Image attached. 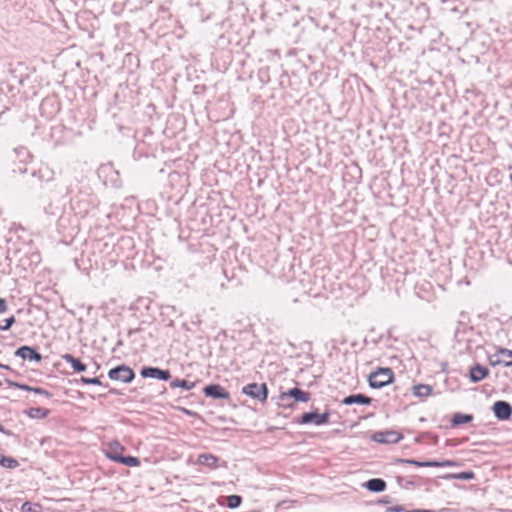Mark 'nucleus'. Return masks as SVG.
<instances>
[{
	"instance_id": "1",
	"label": "nucleus",
	"mask_w": 512,
	"mask_h": 512,
	"mask_svg": "<svg viewBox=\"0 0 512 512\" xmlns=\"http://www.w3.org/2000/svg\"><path fill=\"white\" fill-rule=\"evenodd\" d=\"M97 205V197L87 192H79L78 195L71 199V207L75 214L80 217L87 216Z\"/></svg>"
},
{
	"instance_id": "2",
	"label": "nucleus",
	"mask_w": 512,
	"mask_h": 512,
	"mask_svg": "<svg viewBox=\"0 0 512 512\" xmlns=\"http://www.w3.org/2000/svg\"><path fill=\"white\" fill-rule=\"evenodd\" d=\"M394 381V372L389 367H380L368 377L369 386L373 389H380Z\"/></svg>"
},
{
	"instance_id": "3",
	"label": "nucleus",
	"mask_w": 512,
	"mask_h": 512,
	"mask_svg": "<svg viewBox=\"0 0 512 512\" xmlns=\"http://www.w3.org/2000/svg\"><path fill=\"white\" fill-rule=\"evenodd\" d=\"M330 411L327 409L323 413H319L318 409H313L309 412H304L297 423L300 425L313 424L315 426H322L329 423Z\"/></svg>"
},
{
	"instance_id": "4",
	"label": "nucleus",
	"mask_w": 512,
	"mask_h": 512,
	"mask_svg": "<svg viewBox=\"0 0 512 512\" xmlns=\"http://www.w3.org/2000/svg\"><path fill=\"white\" fill-rule=\"evenodd\" d=\"M310 398L311 394L309 392L303 391L298 387H293L286 392H282L279 396L282 405L286 407H292L293 403L290 402L291 400L295 403H306Z\"/></svg>"
},
{
	"instance_id": "5",
	"label": "nucleus",
	"mask_w": 512,
	"mask_h": 512,
	"mask_svg": "<svg viewBox=\"0 0 512 512\" xmlns=\"http://www.w3.org/2000/svg\"><path fill=\"white\" fill-rule=\"evenodd\" d=\"M241 392L244 395L254 400H258L261 403L265 402L268 398V387L265 383H249L242 388Z\"/></svg>"
},
{
	"instance_id": "6",
	"label": "nucleus",
	"mask_w": 512,
	"mask_h": 512,
	"mask_svg": "<svg viewBox=\"0 0 512 512\" xmlns=\"http://www.w3.org/2000/svg\"><path fill=\"white\" fill-rule=\"evenodd\" d=\"M108 377L111 380L131 383L135 378L133 369L125 364L118 365L108 371Z\"/></svg>"
},
{
	"instance_id": "7",
	"label": "nucleus",
	"mask_w": 512,
	"mask_h": 512,
	"mask_svg": "<svg viewBox=\"0 0 512 512\" xmlns=\"http://www.w3.org/2000/svg\"><path fill=\"white\" fill-rule=\"evenodd\" d=\"M403 439V434L395 430L377 431L372 434L371 440L380 444H396Z\"/></svg>"
},
{
	"instance_id": "8",
	"label": "nucleus",
	"mask_w": 512,
	"mask_h": 512,
	"mask_svg": "<svg viewBox=\"0 0 512 512\" xmlns=\"http://www.w3.org/2000/svg\"><path fill=\"white\" fill-rule=\"evenodd\" d=\"M140 375L143 378H152L161 381H168L171 379L170 370L154 366H143L140 370Z\"/></svg>"
},
{
	"instance_id": "9",
	"label": "nucleus",
	"mask_w": 512,
	"mask_h": 512,
	"mask_svg": "<svg viewBox=\"0 0 512 512\" xmlns=\"http://www.w3.org/2000/svg\"><path fill=\"white\" fill-rule=\"evenodd\" d=\"M491 410L499 421H507L512 416V405L505 400H497L493 403Z\"/></svg>"
},
{
	"instance_id": "10",
	"label": "nucleus",
	"mask_w": 512,
	"mask_h": 512,
	"mask_svg": "<svg viewBox=\"0 0 512 512\" xmlns=\"http://www.w3.org/2000/svg\"><path fill=\"white\" fill-rule=\"evenodd\" d=\"M134 240L130 236L121 237L115 245V251H117L118 255L129 259L132 258L135 254L134 252Z\"/></svg>"
},
{
	"instance_id": "11",
	"label": "nucleus",
	"mask_w": 512,
	"mask_h": 512,
	"mask_svg": "<svg viewBox=\"0 0 512 512\" xmlns=\"http://www.w3.org/2000/svg\"><path fill=\"white\" fill-rule=\"evenodd\" d=\"M205 397L212 398L214 400H230V393L220 384L212 383L206 385L203 390Z\"/></svg>"
},
{
	"instance_id": "12",
	"label": "nucleus",
	"mask_w": 512,
	"mask_h": 512,
	"mask_svg": "<svg viewBox=\"0 0 512 512\" xmlns=\"http://www.w3.org/2000/svg\"><path fill=\"white\" fill-rule=\"evenodd\" d=\"M14 355L22 358L23 360L34 361L37 363L42 360V355L36 350V348L28 345L17 348Z\"/></svg>"
},
{
	"instance_id": "13",
	"label": "nucleus",
	"mask_w": 512,
	"mask_h": 512,
	"mask_svg": "<svg viewBox=\"0 0 512 512\" xmlns=\"http://www.w3.org/2000/svg\"><path fill=\"white\" fill-rule=\"evenodd\" d=\"M40 110L42 114L52 117L59 111V103L55 97H46L40 104Z\"/></svg>"
},
{
	"instance_id": "14",
	"label": "nucleus",
	"mask_w": 512,
	"mask_h": 512,
	"mask_svg": "<svg viewBox=\"0 0 512 512\" xmlns=\"http://www.w3.org/2000/svg\"><path fill=\"white\" fill-rule=\"evenodd\" d=\"M489 375V369L479 363L472 366L469 370V379L472 383H478Z\"/></svg>"
},
{
	"instance_id": "15",
	"label": "nucleus",
	"mask_w": 512,
	"mask_h": 512,
	"mask_svg": "<svg viewBox=\"0 0 512 512\" xmlns=\"http://www.w3.org/2000/svg\"><path fill=\"white\" fill-rule=\"evenodd\" d=\"M371 402L372 398L362 393L350 394L342 400V404L344 405H370Z\"/></svg>"
},
{
	"instance_id": "16",
	"label": "nucleus",
	"mask_w": 512,
	"mask_h": 512,
	"mask_svg": "<svg viewBox=\"0 0 512 512\" xmlns=\"http://www.w3.org/2000/svg\"><path fill=\"white\" fill-rule=\"evenodd\" d=\"M362 486L370 492L381 493L387 488L385 480L382 478H371L364 482Z\"/></svg>"
},
{
	"instance_id": "17",
	"label": "nucleus",
	"mask_w": 512,
	"mask_h": 512,
	"mask_svg": "<svg viewBox=\"0 0 512 512\" xmlns=\"http://www.w3.org/2000/svg\"><path fill=\"white\" fill-rule=\"evenodd\" d=\"M219 460V457L212 453H202L198 456L197 463L210 469H215L218 467Z\"/></svg>"
},
{
	"instance_id": "18",
	"label": "nucleus",
	"mask_w": 512,
	"mask_h": 512,
	"mask_svg": "<svg viewBox=\"0 0 512 512\" xmlns=\"http://www.w3.org/2000/svg\"><path fill=\"white\" fill-rule=\"evenodd\" d=\"M124 451H125V447L123 445H121L117 441H113V442L109 443L108 448L105 451V456L109 460L117 463V458L115 456L116 455H124L123 454Z\"/></svg>"
},
{
	"instance_id": "19",
	"label": "nucleus",
	"mask_w": 512,
	"mask_h": 512,
	"mask_svg": "<svg viewBox=\"0 0 512 512\" xmlns=\"http://www.w3.org/2000/svg\"><path fill=\"white\" fill-rule=\"evenodd\" d=\"M61 358L71 365V368L78 373L84 372L87 369V365L84 364L80 359L74 357L72 354L66 353Z\"/></svg>"
},
{
	"instance_id": "20",
	"label": "nucleus",
	"mask_w": 512,
	"mask_h": 512,
	"mask_svg": "<svg viewBox=\"0 0 512 512\" xmlns=\"http://www.w3.org/2000/svg\"><path fill=\"white\" fill-rule=\"evenodd\" d=\"M24 414L31 419H44L50 414V410L43 407H31L24 410Z\"/></svg>"
},
{
	"instance_id": "21",
	"label": "nucleus",
	"mask_w": 512,
	"mask_h": 512,
	"mask_svg": "<svg viewBox=\"0 0 512 512\" xmlns=\"http://www.w3.org/2000/svg\"><path fill=\"white\" fill-rule=\"evenodd\" d=\"M30 175L41 183L43 181H50L53 177V171H51L48 167H44L40 168L39 170L31 171Z\"/></svg>"
},
{
	"instance_id": "22",
	"label": "nucleus",
	"mask_w": 512,
	"mask_h": 512,
	"mask_svg": "<svg viewBox=\"0 0 512 512\" xmlns=\"http://www.w3.org/2000/svg\"><path fill=\"white\" fill-rule=\"evenodd\" d=\"M472 414H464L461 412L455 413L451 418V426L458 427L462 424L470 423L473 420Z\"/></svg>"
},
{
	"instance_id": "23",
	"label": "nucleus",
	"mask_w": 512,
	"mask_h": 512,
	"mask_svg": "<svg viewBox=\"0 0 512 512\" xmlns=\"http://www.w3.org/2000/svg\"><path fill=\"white\" fill-rule=\"evenodd\" d=\"M117 463L128 467H138L140 466V460L138 457L132 455H116Z\"/></svg>"
},
{
	"instance_id": "24",
	"label": "nucleus",
	"mask_w": 512,
	"mask_h": 512,
	"mask_svg": "<svg viewBox=\"0 0 512 512\" xmlns=\"http://www.w3.org/2000/svg\"><path fill=\"white\" fill-rule=\"evenodd\" d=\"M171 388H182L183 390H191L196 386V382H191L186 379L175 378L170 381Z\"/></svg>"
},
{
	"instance_id": "25",
	"label": "nucleus",
	"mask_w": 512,
	"mask_h": 512,
	"mask_svg": "<svg viewBox=\"0 0 512 512\" xmlns=\"http://www.w3.org/2000/svg\"><path fill=\"white\" fill-rule=\"evenodd\" d=\"M432 390V386L428 384H417L413 386V394L420 398L429 396Z\"/></svg>"
},
{
	"instance_id": "26",
	"label": "nucleus",
	"mask_w": 512,
	"mask_h": 512,
	"mask_svg": "<svg viewBox=\"0 0 512 512\" xmlns=\"http://www.w3.org/2000/svg\"><path fill=\"white\" fill-rule=\"evenodd\" d=\"M442 478L444 479H458V480H472L475 478V474L473 471H462L459 473H448L444 475Z\"/></svg>"
},
{
	"instance_id": "27",
	"label": "nucleus",
	"mask_w": 512,
	"mask_h": 512,
	"mask_svg": "<svg viewBox=\"0 0 512 512\" xmlns=\"http://www.w3.org/2000/svg\"><path fill=\"white\" fill-rule=\"evenodd\" d=\"M0 465L3 468L15 469L19 466V462L17 461V459H15L11 456L1 455L0 456Z\"/></svg>"
},
{
	"instance_id": "28",
	"label": "nucleus",
	"mask_w": 512,
	"mask_h": 512,
	"mask_svg": "<svg viewBox=\"0 0 512 512\" xmlns=\"http://www.w3.org/2000/svg\"><path fill=\"white\" fill-rule=\"evenodd\" d=\"M242 500L240 495H228L225 497V505L230 509H236L242 504Z\"/></svg>"
},
{
	"instance_id": "29",
	"label": "nucleus",
	"mask_w": 512,
	"mask_h": 512,
	"mask_svg": "<svg viewBox=\"0 0 512 512\" xmlns=\"http://www.w3.org/2000/svg\"><path fill=\"white\" fill-rule=\"evenodd\" d=\"M385 512H436L435 510L430 509H414L411 511H407L403 506L397 505L394 507H388Z\"/></svg>"
},
{
	"instance_id": "30",
	"label": "nucleus",
	"mask_w": 512,
	"mask_h": 512,
	"mask_svg": "<svg viewBox=\"0 0 512 512\" xmlns=\"http://www.w3.org/2000/svg\"><path fill=\"white\" fill-rule=\"evenodd\" d=\"M79 382H81V383H83V384H86V385H98V386H104V384H103V383H102V381L100 380V377L88 378V377L82 376V377L79 379ZM105 387H107V384L105 385Z\"/></svg>"
},
{
	"instance_id": "31",
	"label": "nucleus",
	"mask_w": 512,
	"mask_h": 512,
	"mask_svg": "<svg viewBox=\"0 0 512 512\" xmlns=\"http://www.w3.org/2000/svg\"><path fill=\"white\" fill-rule=\"evenodd\" d=\"M395 463L400 464H409L416 467H425V461H419L415 459H404V458H397L395 459Z\"/></svg>"
},
{
	"instance_id": "32",
	"label": "nucleus",
	"mask_w": 512,
	"mask_h": 512,
	"mask_svg": "<svg viewBox=\"0 0 512 512\" xmlns=\"http://www.w3.org/2000/svg\"><path fill=\"white\" fill-rule=\"evenodd\" d=\"M40 504L38 503H31V502H25L21 506V512H39L40 511Z\"/></svg>"
},
{
	"instance_id": "33",
	"label": "nucleus",
	"mask_w": 512,
	"mask_h": 512,
	"mask_svg": "<svg viewBox=\"0 0 512 512\" xmlns=\"http://www.w3.org/2000/svg\"><path fill=\"white\" fill-rule=\"evenodd\" d=\"M6 382L8 383V385L10 387H15V388L23 390V391L33 392V390L35 389V387L24 384V383L13 382L10 380H6Z\"/></svg>"
},
{
	"instance_id": "34",
	"label": "nucleus",
	"mask_w": 512,
	"mask_h": 512,
	"mask_svg": "<svg viewBox=\"0 0 512 512\" xmlns=\"http://www.w3.org/2000/svg\"><path fill=\"white\" fill-rule=\"evenodd\" d=\"M15 322L16 318L13 315L4 319L3 322L0 323V330L8 331L12 327V325L15 324Z\"/></svg>"
},
{
	"instance_id": "35",
	"label": "nucleus",
	"mask_w": 512,
	"mask_h": 512,
	"mask_svg": "<svg viewBox=\"0 0 512 512\" xmlns=\"http://www.w3.org/2000/svg\"><path fill=\"white\" fill-rule=\"evenodd\" d=\"M33 393H35L39 396H43L47 399H50L53 396V394L50 391H48L44 388H41V387H35V389L33 390Z\"/></svg>"
},
{
	"instance_id": "36",
	"label": "nucleus",
	"mask_w": 512,
	"mask_h": 512,
	"mask_svg": "<svg viewBox=\"0 0 512 512\" xmlns=\"http://www.w3.org/2000/svg\"><path fill=\"white\" fill-rule=\"evenodd\" d=\"M421 437L431 440L433 442V444H435V445L438 444V441H439L438 435H436L432 432H429V431L422 432Z\"/></svg>"
},
{
	"instance_id": "37",
	"label": "nucleus",
	"mask_w": 512,
	"mask_h": 512,
	"mask_svg": "<svg viewBox=\"0 0 512 512\" xmlns=\"http://www.w3.org/2000/svg\"><path fill=\"white\" fill-rule=\"evenodd\" d=\"M497 354L502 355L504 357L512 358V350L507 348H499Z\"/></svg>"
},
{
	"instance_id": "38",
	"label": "nucleus",
	"mask_w": 512,
	"mask_h": 512,
	"mask_svg": "<svg viewBox=\"0 0 512 512\" xmlns=\"http://www.w3.org/2000/svg\"><path fill=\"white\" fill-rule=\"evenodd\" d=\"M425 467H442L441 461L438 460H426Z\"/></svg>"
},
{
	"instance_id": "39",
	"label": "nucleus",
	"mask_w": 512,
	"mask_h": 512,
	"mask_svg": "<svg viewBox=\"0 0 512 512\" xmlns=\"http://www.w3.org/2000/svg\"><path fill=\"white\" fill-rule=\"evenodd\" d=\"M490 362H491V365H492V366H495V365H498V364L503 363V361H502V360H500V359H496V360H492V359H491V360H490ZM504 366H506V367H510V366H512V360L505 361V362H504Z\"/></svg>"
},
{
	"instance_id": "40",
	"label": "nucleus",
	"mask_w": 512,
	"mask_h": 512,
	"mask_svg": "<svg viewBox=\"0 0 512 512\" xmlns=\"http://www.w3.org/2000/svg\"><path fill=\"white\" fill-rule=\"evenodd\" d=\"M442 467H452V466H458V463L454 460H442L441 461Z\"/></svg>"
},
{
	"instance_id": "41",
	"label": "nucleus",
	"mask_w": 512,
	"mask_h": 512,
	"mask_svg": "<svg viewBox=\"0 0 512 512\" xmlns=\"http://www.w3.org/2000/svg\"><path fill=\"white\" fill-rule=\"evenodd\" d=\"M8 309L7 301L0 297V314L6 312Z\"/></svg>"
},
{
	"instance_id": "42",
	"label": "nucleus",
	"mask_w": 512,
	"mask_h": 512,
	"mask_svg": "<svg viewBox=\"0 0 512 512\" xmlns=\"http://www.w3.org/2000/svg\"><path fill=\"white\" fill-rule=\"evenodd\" d=\"M390 502H391V498L389 496H385L381 500H379L380 504H388Z\"/></svg>"
},
{
	"instance_id": "43",
	"label": "nucleus",
	"mask_w": 512,
	"mask_h": 512,
	"mask_svg": "<svg viewBox=\"0 0 512 512\" xmlns=\"http://www.w3.org/2000/svg\"><path fill=\"white\" fill-rule=\"evenodd\" d=\"M18 171H19L20 173H27V168H26V167L19 166V167H18Z\"/></svg>"
},
{
	"instance_id": "44",
	"label": "nucleus",
	"mask_w": 512,
	"mask_h": 512,
	"mask_svg": "<svg viewBox=\"0 0 512 512\" xmlns=\"http://www.w3.org/2000/svg\"><path fill=\"white\" fill-rule=\"evenodd\" d=\"M0 368L5 370H11L10 366L0 363Z\"/></svg>"
},
{
	"instance_id": "45",
	"label": "nucleus",
	"mask_w": 512,
	"mask_h": 512,
	"mask_svg": "<svg viewBox=\"0 0 512 512\" xmlns=\"http://www.w3.org/2000/svg\"><path fill=\"white\" fill-rule=\"evenodd\" d=\"M403 480H404V478H403V477H401V476H397V482H398V484H400V485H401Z\"/></svg>"
},
{
	"instance_id": "46",
	"label": "nucleus",
	"mask_w": 512,
	"mask_h": 512,
	"mask_svg": "<svg viewBox=\"0 0 512 512\" xmlns=\"http://www.w3.org/2000/svg\"><path fill=\"white\" fill-rule=\"evenodd\" d=\"M45 211H46L47 213H51V214H52V215H54V216H56V215H57V212H55V211H49V210H48V208H45Z\"/></svg>"
},
{
	"instance_id": "47",
	"label": "nucleus",
	"mask_w": 512,
	"mask_h": 512,
	"mask_svg": "<svg viewBox=\"0 0 512 512\" xmlns=\"http://www.w3.org/2000/svg\"><path fill=\"white\" fill-rule=\"evenodd\" d=\"M423 438H424V437H421V434H420L419 436H417V437L415 438V442H417V443H418V442H420V441H421V439H423Z\"/></svg>"
},
{
	"instance_id": "48",
	"label": "nucleus",
	"mask_w": 512,
	"mask_h": 512,
	"mask_svg": "<svg viewBox=\"0 0 512 512\" xmlns=\"http://www.w3.org/2000/svg\"><path fill=\"white\" fill-rule=\"evenodd\" d=\"M137 331H138V330L130 329V330L128 331V335L130 336V335H132L133 333H135V332H137Z\"/></svg>"
},
{
	"instance_id": "49",
	"label": "nucleus",
	"mask_w": 512,
	"mask_h": 512,
	"mask_svg": "<svg viewBox=\"0 0 512 512\" xmlns=\"http://www.w3.org/2000/svg\"><path fill=\"white\" fill-rule=\"evenodd\" d=\"M121 345H123V342H122L121 340H119V341L117 342V346H121Z\"/></svg>"
},
{
	"instance_id": "50",
	"label": "nucleus",
	"mask_w": 512,
	"mask_h": 512,
	"mask_svg": "<svg viewBox=\"0 0 512 512\" xmlns=\"http://www.w3.org/2000/svg\"><path fill=\"white\" fill-rule=\"evenodd\" d=\"M406 483H407V485H413L414 484L413 481H407Z\"/></svg>"
},
{
	"instance_id": "51",
	"label": "nucleus",
	"mask_w": 512,
	"mask_h": 512,
	"mask_svg": "<svg viewBox=\"0 0 512 512\" xmlns=\"http://www.w3.org/2000/svg\"><path fill=\"white\" fill-rule=\"evenodd\" d=\"M65 189H66V194H69L70 193L69 187H66Z\"/></svg>"
}]
</instances>
